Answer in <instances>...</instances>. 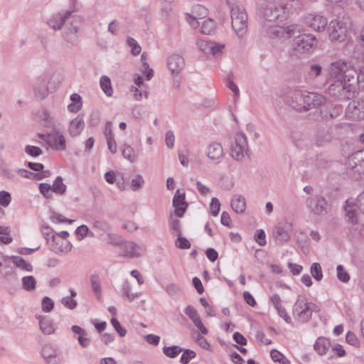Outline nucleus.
<instances>
[{
    "label": "nucleus",
    "mask_w": 364,
    "mask_h": 364,
    "mask_svg": "<svg viewBox=\"0 0 364 364\" xmlns=\"http://www.w3.org/2000/svg\"><path fill=\"white\" fill-rule=\"evenodd\" d=\"M169 226L171 230L173 231V234L176 236H180L181 235V221L177 218H173L171 217L169 221Z\"/></svg>",
    "instance_id": "41"
},
{
    "label": "nucleus",
    "mask_w": 364,
    "mask_h": 364,
    "mask_svg": "<svg viewBox=\"0 0 364 364\" xmlns=\"http://www.w3.org/2000/svg\"><path fill=\"white\" fill-rule=\"evenodd\" d=\"M307 23L313 30L321 31L326 28V26L328 24V21L324 16L316 15L312 17Z\"/></svg>",
    "instance_id": "25"
},
{
    "label": "nucleus",
    "mask_w": 364,
    "mask_h": 364,
    "mask_svg": "<svg viewBox=\"0 0 364 364\" xmlns=\"http://www.w3.org/2000/svg\"><path fill=\"white\" fill-rule=\"evenodd\" d=\"M49 145L58 151L65 150L66 149V141L64 135L58 131H55L52 133L51 142Z\"/></svg>",
    "instance_id": "22"
},
{
    "label": "nucleus",
    "mask_w": 364,
    "mask_h": 364,
    "mask_svg": "<svg viewBox=\"0 0 364 364\" xmlns=\"http://www.w3.org/2000/svg\"><path fill=\"white\" fill-rule=\"evenodd\" d=\"M85 126L84 119L82 116L77 115L73 119L68 128L70 134L73 136H78L82 131Z\"/></svg>",
    "instance_id": "23"
},
{
    "label": "nucleus",
    "mask_w": 364,
    "mask_h": 364,
    "mask_svg": "<svg viewBox=\"0 0 364 364\" xmlns=\"http://www.w3.org/2000/svg\"><path fill=\"white\" fill-rule=\"evenodd\" d=\"M305 95H307L306 90H290L286 94L284 100L292 109L303 112H305Z\"/></svg>",
    "instance_id": "4"
},
{
    "label": "nucleus",
    "mask_w": 364,
    "mask_h": 364,
    "mask_svg": "<svg viewBox=\"0 0 364 364\" xmlns=\"http://www.w3.org/2000/svg\"><path fill=\"white\" fill-rule=\"evenodd\" d=\"M230 9L232 28L238 38H242L248 28V16L245 9L237 1L226 0Z\"/></svg>",
    "instance_id": "2"
},
{
    "label": "nucleus",
    "mask_w": 364,
    "mask_h": 364,
    "mask_svg": "<svg viewBox=\"0 0 364 364\" xmlns=\"http://www.w3.org/2000/svg\"><path fill=\"white\" fill-rule=\"evenodd\" d=\"M59 354L57 347L52 343H46L42 348L41 355L45 359L55 358Z\"/></svg>",
    "instance_id": "29"
},
{
    "label": "nucleus",
    "mask_w": 364,
    "mask_h": 364,
    "mask_svg": "<svg viewBox=\"0 0 364 364\" xmlns=\"http://www.w3.org/2000/svg\"><path fill=\"white\" fill-rule=\"evenodd\" d=\"M210 213L213 216H217L220 208V203L218 198H213L210 202Z\"/></svg>",
    "instance_id": "56"
},
{
    "label": "nucleus",
    "mask_w": 364,
    "mask_h": 364,
    "mask_svg": "<svg viewBox=\"0 0 364 364\" xmlns=\"http://www.w3.org/2000/svg\"><path fill=\"white\" fill-rule=\"evenodd\" d=\"M193 12L196 14V16L199 18H203L206 16L208 14V10L207 9L200 4H198L194 6L193 8Z\"/></svg>",
    "instance_id": "60"
},
{
    "label": "nucleus",
    "mask_w": 364,
    "mask_h": 364,
    "mask_svg": "<svg viewBox=\"0 0 364 364\" xmlns=\"http://www.w3.org/2000/svg\"><path fill=\"white\" fill-rule=\"evenodd\" d=\"M25 152L31 156L36 157L43 154L41 148L35 146L27 145L25 147Z\"/></svg>",
    "instance_id": "47"
},
{
    "label": "nucleus",
    "mask_w": 364,
    "mask_h": 364,
    "mask_svg": "<svg viewBox=\"0 0 364 364\" xmlns=\"http://www.w3.org/2000/svg\"><path fill=\"white\" fill-rule=\"evenodd\" d=\"M184 312L193 322L194 320H196V318L200 317L196 308L191 305L187 306L184 310Z\"/></svg>",
    "instance_id": "49"
},
{
    "label": "nucleus",
    "mask_w": 364,
    "mask_h": 364,
    "mask_svg": "<svg viewBox=\"0 0 364 364\" xmlns=\"http://www.w3.org/2000/svg\"><path fill=\"white\" fill-rule=\"evenodd\" d=\"M166 292L172 298L176 299L181 291V288L176 284H169L166 288Z\"/></svg>",
    "instance_id": "45"
},
{
    "label": "nucleus",
    "mask_w": 364,
    "mask_h": 364,
    "mask_svg": "<svg viewBox=\"0 0 364 364\" xmlns=\"http://www.w3.org/2000/svg\"><path fill=\"white\" fill-rule=\"evenodd\" d=\"M50 220L53 223H65L71 224L74 220L71 219H68L65 218L63 215H62L60 213H58L56 212H52L50 214Z\"/></svg>",
    "instance_id": "44"
},
{
    "label": "nucleus",
    "mask_w": 364,
    "mask_h": 364,
    "mask_svg": "<svg viewBox=\"0 0 364 364\" xmlns=\"http://www.w3.org/2000/svg\"><path fill=\"white\" fill-rule=\"evenodd\" d=\"M122 296L129 301H133L139 296L138 293H132L131 288L128 284H124L122 289Z\"/></svg>",
    "instance_id": "37"
},
{
    "label": "nucleus",
    "mask_w": 364,
    "mask_h": 364,
    "mask_svg": "<svg viewBox=\"0 0 364 364\" xmlns=\"http://www.w3.org/2000/svg\"><path fill=\"white\" fill-rule=\"evenodd\" d=\"M111 323L121 337H124L126 335L127 330L122 327L120 323L116 318H112L111 319Z\"/></svg>",
    "instance_id": "54"
},
{
    "label": "nucleus",
    "mask_w": 364,
    "mask_h": 364,
    "mask_svg": "<svg viewBox=\"0 0 364 364\" xmlns=\"http://www.w3.org/2000/svg\"><path fill=\"white\" fill-rule=\"evenodd\" d=\"M41 232L44 236V238L47 242H50V240L52 238V236L55 235V231L48 226H42Z\"/></svg>",
    "instance_id": "58"
},
{
    "label": "nucleus",
    "mask_w": 364,
    "mask_h": 364,
    "mask_svg": "<svg viewBox=\"0 0 364 364\" xmlns=\"http://www.w3.org/2000/svg\"><path fill=\"white\" fill-rule=\"evenodd\" d=\"M341 111L339 106L333 105H326L321 106L319 109L315 110L314 112L309 114V119L313 120L331 119L337 117Z\"/></svg>",
    "instance_id": "5"
},
{
    "label": "nucleus",
    "mask_w": 364,
    "mask_h": 364,
    "mask_svg": "<svg viewBox=\"0 0 364 364\" xmlns=\"http://www.w3.org/2000/svg\"><path fill=\"white\" fill-rule=\"evenodd\" d=\"M12 262L17 267L21 268V269L28 271V272H32L33 267L32 265L26 261L24 259H23L21 257L18 256H12L11 257Z\"/></svg>",
    "instance_id": "31"
},
{
    "label": "nucleus",
    "mask_w": 364,
    "mask_h": 364,
    "mask_svg": "<svg viewBox=\"0 0 364 364\" xmlns=\"http://www.w3.org/2000/svg\"><path fill=\"white\" fill-rule=\"evenodd\" d=\"M100 87L105 93V95L108 97H111L113 93V90L109 77L106 75L102 76L100 80Z\"/></svg>",
    "instance_id": "32"
},
{
    "label": "nucleus",
    "mask_w": 364,
    "mask_h": 364,
    "mask_svg": "<svg viewBox=\"0 0 364 364\" xmlns=\"http://www.w3.org/2000/svg\"><path fill=\"white\" fill-rule=\"evenodd\" d=\"M72 13L73 11L67 10L54 14L48 19V24L55 31L60 30Z\"/></svg>",
    "instance_id": "15"
},
{
    "label": "nucleus",
    "mask_w": 364,
    "mask_h": 364,
    "mask_svg": "<svg viewBox=\"0 0 364 364\" xmlns=\"http://www.w3.org/2000/svg\"><path fill=\"white\" fill-rule=\"evenodd\" d=\"M345 218L348 224L350 225V231L355 237H363L362 231L364 225L359 223V200L350 198L346 200L344 205Z\"/></svg>",
    "instance_id": "3"
},
{
    "label": "nucleus",
    "mask_w": 364,
    "mask_h": 364,
    "mask_svg": "<svg viewBox=\"0 0 364 364\" xmlns=\"http://www.w3.org/2000/svg\"><path fill=\"white\" fill-rule=\"evenodd\" d=\"M107 242L110 245L120 247L123 242L122 241L121 237L118 235L108 233Z\"/></svg>",
    "instance_id": "57"
},
{
    "label": "nucleus",
    "mask_w": 364,
    "mask_h": 364,
    "mask_svg": "<svg viewBox=\"0 0 364 364\" xmlns=\"http://www.w3.org/2000/svg\"><path fill=\"white\" fill-rule=\"evenodd\" d=\"M38 318L39 320L40 329L44 334L50 335L55 332L53 319L46 316H39Z\"/></svg>",
    "instance_id": "24"
},
{
    "label": "nucleus",
    "mask_w": 364,
    "mask_h": 364,
    "mask_svg": "<svg viewBox=\"0 0 364 364\" xmlns=\"http://www.w3.org/2000/svg\"><path fill=\"white\" fill-rule=\"evenodd\" d=\"M51 188L52 191L55 193H64L66 190V186L63 182V178L61 176H58L54 181Z\"/></svg>",
    "instance_id": "36"
},
{
    "label": "nucleus",
    "mask_w": 364,
    "mask_h": 364,
    "mask_svg": "<svg viewBox=\"0 0 364 364\" xmlns=\"http://www.w3.org/2000/svg\"><path fill=\"white\" fill-rule=\"evenodd\" d=\"M183 351V348L178 346H172L170 347L164 346L163 348V353L168 358H176L181 352Z\"/></svg>",
    "instance_id": "38"
},
{
    "label": "nucleus",
    "mask_w": 364,
    "mask_h": 364,
    "mask_svg": "<svg viewBox=\"0 0 364 364\" xmlns=\"http://www.w3.org/2000/svg\"><path fill=\"white\" fill-rule=\"evenodd\" d=\"M168 66L173 74L178 75L185 67L184 58L178 54H173L168 59Z\"/></svg>",
    "instance_id": "20"
},
{
    "label": "nucleus",
    "mask_w": 364,
    "mask_h": 364,
    "mask_svg": "<svg viewBox=\"0 0 364 364\" xmlns=\"http://www.w3.org/2000/svg\"><path fill=\"white\" fill-rule=\"evenodd\" d=\"M346 116L355 121L364 119V100L350 102L346 111Z\"/></svg>",
    "instance_id": "11"
},
{
    "label": "nucleus",
    "mask_w": 364,
    "mask_h": 364,
    "mask_svg": "<svg viewBox=\"0 0 364 364\" xmlns=\"http://www.w3.org/2000/svg\"><path fill=\"white\" fill-rule=\"evenodd\" d=\"M88 228L85 225H82L76 229L75 234L78 240H82L88 234Z\"/></svg>",
    "instance_id": "63"
},
{
    "label": "nucleus",
    "mask_w": 364,
    "mask_h": 364,
    "mask_svg": "<svg viewBox=\"0 0 364 364\" xmlns=\"http://www.w3.org/2000/svg\"><path fill=\"white\" fill-rule=\"evenodd\" d=\"M11 200V194L6 191H0V205L4 207H7Z\"/></svg>",
    "instance_id": "52"
},
{
    "label": "nucleus",
    "mask_w": 364,
    "mask_h": 364,
    "mask_svg": "<svg viewBox=\"0 0 364 364\" xmlns=\"http://www.w3.org/2000/svg\"><path fill=\"white\" fill-rule=\"evenodd\" d=\"M337 277L342 282H347L350 279L348 273L345 270L343 265L339 264L337 266Z\"/></svg>",
    "instance_id": "46"
},
{
    "label": "nucleus",
    "mask_w": 364,
    "mask_h": 364,
    "mask_svg": "<svg viewBox=\"0 0 364 364\" xmlns=\"http://www.w3.org/2000/svg\"><path fill=\"white\" fill-rule=\"evenodd\" d=\"M306 207L309 212L318 216H323L328 213V202L321 195H316L306 199Z\"/></svg>",
    "instance_id": "6"
},
{
    "label": "nucleus",
    "mask_w": 364,
    "mask_h": 364,
    "mask_svg": "<svg viewBox=\"0 0 364 364\" xmlns=\"http://www.w3.org/2000/svg\"><path fill=\"white\" fill-rule=\"evenodd\" d=\"M49 249L55 254L68 253L72 249L71 243L68 240H63L60 237L53 235L50 242H47Z\"/></svg>",
    "instance_id": "12"
},
{
    "label": "nucleus",
    "mask_w": 364,
    "mask_h": 364,
    "mask_svg": "<svg viewBox=\"0 0 364 364\" xmlns=\"http://www.w3.org/2000/svg\"><path fill=\"white\" fill-rule=\"evenodd\" d=\"M231 207L237 213H244L246 208L245 198L240 195L234 196L231 200Z\"/></svg>",
    "instance_id": "27"
},
{
    "label": "nucleus",
    "mask_w": 364,
    "mask_h": 364,
    "mask_svg": "<svg viewBox=\"0 0 364 364\" xmlns=\"http://www.w3.org/2000/svg\"><path fill=\"white\" fill-rule=\"evenodd\" d=\"M232 77V74H230L228 75L226 85H227V87L234 92L235 96L238 97L239 96V89H238L237 85L234 83Z\"/></svg>",
    "instance_id": "59"
},
{
    "label": "nucleus",
    "mask_w": 364,
    "mask_h": 364,
    "mask_svg": "<svg viewBox=\"0 0 364 364\" xmlns=\"http://www.w3.org/2000/svg\"><path fill=\"white\" fill-rule=\"evenodd\" d=\"M284 13V8L282 6H268L264 10V18L269 22H275Z\"/></svg>",
    "instance_id": "21"
},
{
    "label": "nucleus",
    "mask_w": 364,
    "mask_h": 364,
    "mask_svg": "<svg viewBox=\"0 0 364 364\" xmlns=\"http://www.w3.org/2000/svg\"><path fill=\"white\" fill-rule=\"evenodd\" d=\"M23 288L28 291H33L36 287V280L33 276H26L22 278Z\"/></svg>",
    "instance_id": "33"
},
{
    "label": "nucleus",
    "mask_w": 364,
    "mask_h": 364,
    "mask_svg": "<svg viewBox=\"0 0 364 364\" xmlns=\"http://www.w3.org/2000/svg\"><path fill=\"white\" fill-rule=\"evenodd\" d=\"M197 46L198 48L205 54H209L210 51H211V48L213 49V42L203 39L198 40L197 41Z\"/></svg>",
    "instance_id": "43"
},
{
    "label": "nucleus",
    "mask_w": 364,
    "mask_h": 364,
    "mask_svg": "<svg viewBox=\"0 0 364 364\" xmlns=\"http://www.w3.org/2000/svg\"><path fill=\"white\" fill-rule=\"evenodd\" d=\"M100 122V114L98 112H92L90 114L89 124L90 127H96Z\"/></svg>",
    "instance_id": "64"
},
{
    "label": "nucleus",
    "mask_w": 364,
    "mask_h": 364,
    "mask_svg": "<svg viewBox=\"0 0 364 364\" xmlns=\"http://www.w3.org/2000/svg\"><path fill=\"white\" fill-rule=\"evenodd\" d=\"M248 151L247 140L243 133H237L235 137V144L232 146V157L240 161L244 157V153Z\"/></svg>",
    "instance_id": "9"
},
{
    "label": "nucleus",
    "mask_w": 364,
    "mask_h": 364,
    "mask_svg": "<svg viewBox=\"0 0 364 364\" xmlns=\"http://www.w3.org/2000/svg\"><path fill=\"white\" fill-rule=\"evenodd\" d=\"M313 309L307 302L306 298L299 296L293 307V314L301 322H307L311 318Z\"/></svg>",
    "instance_id": "7"
},
{
    "label": "nucleus",
    "mask_w": 364,
    "mask_h": 364,
    "mask_svg": "<svg viewBox=\"0 0 364 364\" xmlns=\"http://www.w3.org/2000/svg\"><path fill=\"white\" fill-rule=\"evenodd\" d=\"M317 40L311 34H299L294 38V48L298 52L309 51L311 48L316 46Z\"/></svg>",
    "instance_id": "8"
},
{
    "label": "nucleus",
    "mask_w": 364,
    "mask_h": 364,
    "mask_svg": "<svg viewBox=\"0 0 364 364\" xmlns=\"http://www.w3.org/2000/svg\"><path fill=\"white\" fill-rule=\"evenodd\" d=\"M355 68L349 61L338 60L329 66L328 94L340 100H350L355 92Z\"/></svg>",
    "instance_id": "1"
},
{
    "label": "nucleus",
    "mask_w": 364,
    "mask_h": 364,
    "mask_svg": "<svg viewBox=\"0 0 364 364\" xmlns=\"http://www.w3.org/2000/svg\"><path fill=\"white\" fill-rule=\"evenodd\" d=\"M364 151L363 150H358L353 153L352 155L348 156L346 165L351 169L357 166L358 164L363 159Z\"/></svg>",
    "instance_id": "30"
},
{
    "label": "nucleus",
    "mask_w": 364,
    "mask_h": 364,
    "mask_svg": "<svg viewBox=\"0 0 364 364\" xmlns=\"http://www.w3.org/2000/svg\"><path fill=\"white\" fill-rule=\"evenodd\" d=\"M347 28L342 22L331 21L328 26L329 38L331 41L342 42L345 40Z\"/></svg>",
    "instance_id": "10"
},
{
    "label": "nucleus",
    "mask_w": 364,
    "mask_h": 364,
    "mask_svg": "<svg viewBox=\"0 0 364 364\" xmlns=\"http://www.w3.org/2000/svg\"><path fill=\"white\" fill-rule=\"evenodd\" d=\"M61 303L69 309H74L76 308L77 303V301L70 296H65L61 299Z\"/></svg>",
    "instance_id": "55"
},
{
    "label": "nucleus",
    "mask_w": 364,
    "mask_h": 364,
    "mask_svg": "<svg viewBox=\"0 0 364 364\" xmlns=\"http://www.w3.org/2000/svg\"><path fill=\"white\" fill-rule=\"evenodd\" d=\"M40 192L47 198H49L52 196L51 193V186L48 183H41L39 185Z\"/></svg>",
    "instance_id": "62"
},
{
    "label": "nucleus",
    "mask_w": 364,
    "mask_h": 364,
    "mask_svg": "<svg viewBox=\"0 0 364 364\" xmlns=\"http://www.w3.org/2000/svg\"><path fill=\"white\" fill-rule=\"evenodd\" d=\"M311 274L316 281H321L323 278L321 266L318 262H314L311 266Z\"/></svg>",
    "instance_id": "40"
},
{
    "label": "nucleus",
    "mask_w": 364,
    "mask_h": 364,
    "mask_svg": "<svg viewBox=\"0 0 364 364\" xmlns=\"http://www.w3.org/2000/svg\"><path fill=\"white\" fill-rule=\"evenodd\" d=\"M206 156L215 164H220L225 156L221 144L213 142L209 144L206 150Z\"/></svg>",
    "instance_id": "14"
},
{
    "label": "nucleus",
    "mask_w": 364,
    "mask_h": 364,
    "mask_svg": "<svg viewBox=\"0 0 364 364\" xmlns=\"http://www.w3.org/2000/svg\"><path fill=\"white\" fill-rule=\"evenodd\" d=\"M122 155L130 162H134L136 161V156L134 153V149L128 144H124L123 146Z\"/></svg>",
    "instance_id": "39"
},
{
    "label": "nucleus",
    "mask_w": 364,
    "mask_h": 364,
    "mask_svg": "<svg viewBox=\"0 0 364 364\" xmlns=\"http://www.w3.org/2000/svg\"><path fill=\"white\" fill-rule=\"evenodd\" d=\"M127 44L132 48V53L134 55H138L141 51V47L133 38L129 37L127 38Z\"/></svg>",
    "instance_id": "51"
},
{
    "label": "nucleus",
    "mask_w": 364,
    "mask_h": 364,
    "mask_svg": "<svg viewBox=\"0 0 364 364\" xmlns=\"http://www.w3.org/2000/svg\"><path fill=\"white\" fill-rule=\"evenodd\" d=\"M122 253L120 256L127 258L139 257L141 247L134 242L124 241L120 245Z\"/></svg>",
    "instance_id": "16"
},
{
    "label": "nucleus",
    "mask_w": 364,
    "mask_h": 364,
    "mask_svg": "<svg viewBox=\"0 0 364 364\" xmlns=\"http://www.w3.org/2000/svg\"><path fill=\"white\" fill-rule=\"evenodd\" d=\"M301 31V28L297 24H292L288 26L287 27L281 28L280 29H275L274 33H281L283 37L286 38H291L296 36V34H299Z\"/></svg>",
    "instance_id": "26"
},
{
    "label": "nucleus",
    "mask_w": 364,
    "mask_h": 364,
    "mask_svg": "<svg viewBox=\"0 0 364 364\" xmlns=\"http://www.w3.org/2000/svg\"><path fill=\"white\" fill-rule=\"evenodd\" d=\"M144 183V179L141 175H137L136 177L132 180L131 185L134 191L140 189Z\"/></svg>",
    "instance_id": "61"
},
{
    "label": "nucleus",
    "mask_w": 364,
    "mask_h": 364,
    "mask_svg": "<svg viewBox=\"0 0 364 364\" xmlns=\"http://www.w3.org/2000/svg\"><path fill=\"white\" fill-rule=\"evenodd\" d=\"M273 237L279 245L287 242L291 237L290 230L287 224L276 226L273 230Z\"/></svg>",
    "instance_id": "19"
},
{
    "label": "nucleus",
    "mask_w": 364,
    "mask_h": 364,
    "mask_svg": "<svg viewBox=\"0 0 364 364\" xmlns=\"http://www.w3.org/2000/svg\"><path fill=\"white\" fill-rule=\"evenodd\" d=\"M255 242L260 246L266 245V235L263 230H257L255 235Z\"/></svg>",
    "instance_id": "53"
},
{
    "label": "nucleus",
    "mask_w": 364,
    "mask_h": 364,
    "mask_svg": "<svg viewBox=\"0 0 364 364\" xmlns=\"http://www.w3.org/2000/svg\"><path fill=\"white\" fill-rule=\"evenodd\" d=\"M79 28L71 23L70 26H66L63 31V38L72 46H77L80 43V36L78 34Z\"/></svg>",
    "instance_id": "17"
},
{
    "label": "nucleus",
    "mask_w": 364,
    "mask_h": 364,
    "mask_svg": "<svg viewBox=\"0 0 364 364\" xmlns=\"http://www.w3.org/2000/svg\"><path fill=\"white\" fill-rule=\"evenodd\" d=\"M191 242L186 237H182L181 235L178 236L176 241V246L179 249H189L191 247Z\"/></svg>",
    "instance_id": "50"
},
{
    "label": "nucleus",
    "mask_w": 364,
    "mask_h": 364,
    "mask_svg": "<svg viewBox=\"0 0 364 364\" xmlns=\"http://www.w3.org/2000/svg\"><path fill=\"white\" fill-rule=\"evenodd\" d=\"M90 282L94 293L97 296V298L100 299L101 296L102 290L99 276L97 274H92L90 276Z\"/></svg>",
    "instance_id": "34"
},
{
    "label": "nucleus",
    "mask_w": 364,
    "mask_h": 364,
    "mask_svg": "<svg viewBox=\"0 0 364 364\" xmlns=\"http://www.w3.org/2000/svg\"><path fill=\"white\" fill-rule=\"evenodd\" d=\"M326 102V98L321 94L307 91L305 95V112L311 109H318Z\"/></svg>",
    "instance_id": "13"
},
{
    "label": "nucleus",
    "mask_w": 364,
    "mask_h": 364,
    "mask_svg": "<svg viewBox=\"0 0 364 364\" xmlns=\"http://www.w3.org/2000/svg\"><path fill=\"white\" fill-rule=\"evenodd\" d=\"M216 28L215 22L211 19L208 18L203 21L201 26V32L205 35H210Z\"/></svg>",
    "instance_id": "35"
},
{
    "label": "nucleus",
    "mask_w": 364,
    "mask_h": 364,
    "mask_svg": "<svg viewBox=\"0 0 364 364\" xmlns=\"http://www.w3.org/2000/svg\"><path fill=\"white\" fill-rule=\"evenodd\" d=\"M330 345L331 343L329 340L323 337H320L316 340L314 346V348L318 353V355H323L326 354L330 347Z\"/></svg>",
    "instance_id": "28"
},
{
    "label": "nucleus",
    "mask_w": 364,
    "mask_h": 364,
    "mask_svg": "<svg viewBox=\"0 0 364 364\" xmlns=\"http://www.w3.org/2000/svg\"><path fill=\"white\" fill-rule=\"evenodd\" d=\"M53 308V301L48 296L43 297L42 300V310L45 312H50Z\"/></svg>",
    "instance_id": "48"
},
{
    "label": "nucleus",
    "mask_w": 364,
    "mask_h": 364,
    "mask_svg": "<svg viewBox=\"0 0 364 364\" xmlns=\"http://www.w3.org/2000/svg\"><path fill=\"white\" fill-rule=\"evenodd\" d=\"M185 199V193H180L179 190H177L173 198V206L176 208L174 212L178 217H182L186 210L188 203Z\"/></svg>",
    "instance_id": "18"
},
{
    "label": "nucleus",
    "mask_w": 364,
    "mask_h": 364,
    "mask_svg": "<svg viewBox=\"0 0 364 364\" xmlns=\"http://www.w3.org/2000/svg\"><path fill=\"white\" fill-rule=\"evenodd\" d=\"M183 353L182 354L180 362L181 364H188L189 361L196 356V353L193 350L183 349Z\"/></svg>",
    "instance_id": "42"
}]
</instances>
